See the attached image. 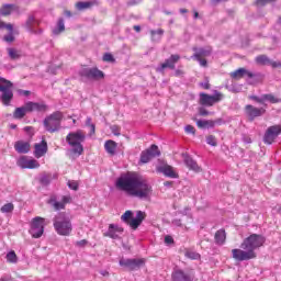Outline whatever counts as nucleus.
<instances>
[{"mask_svg":"<svg viewBox=\"0 0 281 281\" xmlns=\"http://www.w3.org/2000/svg\"><path fill=\"white\" fill-rule=\"evenodd\" d=\"M116 188L126 192L128 196H134L140 201H150V196H153V186L148 180L139 178L135 173L121 176L116 180Z\"/></svg>","mask_w":281,"mask_h":281,"instance_id":"1","label":"nucleus"},{"mask_svg":"<svg viewBox=\"0 0 281 281\" xmlns=\"http://www.w3.org/2000/svg\"><path fill=\"white\" fill-rule=\"evenodd\" d=\"M267 241V238L262 235L251 234L240 244V249L235 248L232 250V258L237 262H245L247 260H254L256 258V249H260Z\"/></svg>","mask_w":281,"mask_h":281,"instance_id":"2","label":"nucleus"},{"mask_svg":"<svg viewBox=\"0 0 281 281\" xmlns=\"http://www.w3.org/2000/svg\"><path fill=\"white\" fill-rule=\"evenodd\" d=\"M53 226L59 236H69L74 229L71 220L65 213H57L53 218Z\"/></svg>","mask_w":281,"mask_h":281,"instance_id":"3","label":"nucleus"},{"mask_svg":"<svg viewBox=\"0 0 281 281\" xmlns=\"http://www.w3.org/2000/svg\"><path fill=\"white\" fill-rule=\"evenodd\" d=\"M85 139H87V136L81 130H78L77 132H70L66 136L67 144L72 147L71 153L77 155V157H80V155L85 153V147L82 146V142H85Z\"/></svg>","mask_w":281,"mask_h":281,"instance_id":"4","label":"nucleus"},{"mask_svg":"<svg viewBox=\"0 0 281 281\" xmlns=\"http://www.w3.org/2000/svg\"><path fill=\"white\" fill-rule=\"evenodd\" d=\"M12 87H14L12 81L0 77V91L2 92L0 95V101L4 106H10V104H12V100H14V92L12 91Z\"/></svg>","mask_w":281,"mask_h":281,"instance_id":"5","label":"nucleus"},{"mask_svg":"<svg viewBox=\"0 0 281 281\" xmlns=\"http://www.w3.org/2000/svg\"><path fill=\"white\" fill-rule=\"evenodd\" d=\"M63 123V112L56 111L53 114L46 116L43 121L44 128L47 133H58L60 131V124Z\"/></svg>","mask_w":281,"mask_h":281,"instance_id":"6","label":"nucleus"},{"mask_svg":"<svg viewBox=\"0 0 281 281\" xmlns=\"http://www.w3.org/2000/svg\"><path fill=\"white\" fill-rule=\"evenodd\" d=\"M41 23V19H37L35 13H31L27 15L23 27L26 30V32H29V34L41 36V34H43V29L40 27Z\"/></svg>","mask_w":281,"mask_h":281,"instance_id":"7","label":"nucleus"},{"mask_svg":"<svg viewBox=\"0 0 281 281\" xmlns=\"http://www.w3.org/2000/svg\"><path fill=\"white\" fill-rule=\"evenodd\" d=\"M120 267H124L128 271H138V269H142L144 265H146V259L144 258H121L119 261Z\"/></svg>","mask_w":281,"mask_h":281,"instance_id":"8","label":"nucleus"},{"mask_svg":"<svg viewBox=\"0 0 281 281\" xmlns=\"http://www.w3.org/2000/svg\"><path fill=\"white\" fill-rule=\"evenodd\" d=\"M45 232V218L35 217L31 223L30 234L33 238H41Z\"/></svg>","mask_w":281,"mask_h":281,"instance_id":"9","label":"nucleus"},{"mask_svg":"<svg viewBox=\"0 0 281 281\" xmlns=\"http://www.w3.org/2000/svg\"><path fill=\"white\" fill-rule=\"evenodd\" d=\"M221 100H223V93L218 92V90H215L213 95L204 92L200 93V104L202 106H214Z\"/></svg>","mask_w":281,"mask_h":281,"instance_id":"10","label":"nucleus"},{"mask_svg":"<svg viewBox=\"0 0 281 281\" xmlns=\"http://www.w3.org/2000/svg\"><path fill=\"white\" fill-rule=\"evenodd\" d=\"M79 76L88 80H101L104 78V72L98 68H82L79 71Z\"/></svg>","mask_w":281,"mask_h":281,"instance_id":"11","label":"nucleus"},{"mask_svg":"<svg viewBox=\"0 0 281 281\" xmlns=\"http://www.w3.org/2000/svg\"><path fill=\"white\" fill-rule=\"evenodd\" d=\"M281 134V125H272L268 127L263 135V143L271 145L276 139H278V136Z\"/></svg>","mask_w":281,"mask_h":281,"instance_id":"12","label":"nucleus"},{"mask_svg":"<svg viewBox=\"0 0 281 281\" xmlns=\"http://www.w3.org/2000/svg\"><path fill=\"white\" fill-rule=\"evenodd\" d=\"M161 151H159V147L157 145H151L146 150L140 153V164H148L150 159H155V157H159Z\"/></svg>","mask_w":281,"mask_h":281,"instance_id":"13","label":"nucleus"},{"mask_svg":"<svg viewBox=\"0 0 281 281\" xmlns=\"http://www.w3.org/2000/svg\"><path fill=\"white\" fill-rule=\"evenodd\" d=\"M179 60H181V56L175 54L171 55L169 58H167L165 60V63L160 64L157 68L156 71H158V74H164L165 69H175L177 63H179Z\"/></svg>","mask_w":281,"mask_h":281,"instance_id":"14","label":"nucleus"},{"mask_svg":"<svg viewBox=\"0 0 281 281\" xmlns=\"http://www.w3.org/2000/svg\"><path fill=\"white\" fill-rule=\"evenodd\" d=\"M121 234H124V228L122 226L117 224H110L103 236L112 238V240H120Z\"/></svg>","mask_w":281,"mask_h":281,"instance_id":"15","label":"nucleus"},{"mask_svg":"<svg viewBox=\"0 0 281 281\" xmlns=\"http://www.w3.org/2000/svg\"><path fill=\"white\" fill-rule=\"evenodd\" d=\"M18 166L20 168H29L30 170H34L36 168H41V164L36 159H30L27 156H22L18 160Z\"/></svg>","mask_w":281,"mask_h":281,"instance_id":"16","label":"nucleus"},{"mask_svg":"<svg viewBox=\"0 0 281 281\" xmlns=\"http://www.w3.org/2000/svg\"><path fill=\"white\" fill-rule=\"evenodd\" d=\"M156 170L157 172H160V175L166 176L168 179H179V173L177 170H175L173 167L168 164L158 166Z\"/></svg>","mask_w":281,"mask_h":281,"instance_id":"17","label":"nucleus"},{"mask_svg":"<svg viewBox=\"0 0 281 281\" xmlns=\"http://www.w3.org/2000/svg\"><path fill=\"white\" fill-rule=\"evenodd\" d=\"M223 124V119L216 120H196L198 128L202 130H210L214 128L215 126H221Z\"/></svg>","mask_w":281,"mask_h":281,"instance_id":"18","label":"nucleus"},{"mask_svg":"<svg viewBox=\"0 0 281 281\" xmlns=\"http://www.w3.org/2000/svg\"><path fill=\"white\" fill-rule=\"evenodd\" d=\"M246 114L248 115L250 122H254L256 117H261V115H265L267 110L265 108H256L251 104L246 105Z\"/></svg>","mask_w":281,"mask_h":281,"instance_id":"19","label":"nucleus"},{"mask_svg":"<svg viewBox=\"0 0 281 281\" xmlns=\"http://www.w3.org/2000/svg\"><path fill=\"white\" fill-rule=\"evenodd\" d=\"M48 109L49 106H47L45 102H26V110L29 111V113H34V111H36V113H45Z\"/></svg>","mask_w":281,"mask_h":281,"instance_id":"20","label":"nucleus"},{"mask_svg":"<svg viewBox=\"0 0 281 281\" xmlns=\"http://www.w3.org/2000/svg\"><path fill=\"white\" fill-rule=\"evenodd\" d=\"M69 201H71L70 196L64 195L61 199V202H58V200L56 199V195H53L48 200V205H52V207H54V210L58 212L60 210H65V205H67Z\"/></svg>","mask_w":281,"mask_h":281,"instance_id":"21","label":"nucleus"},{"mask_svg":"<svg viewBox=\"0 0 281 281\" xmlns=\"http://www.w3.org/2000/svg\"><path fill=\"white\" fill-rule=\"evenodd\" d=\"M182 158L189 170H193V172H201V167L199 166L196 160L192 158V156H190L189 154H182Z\"/></svg>","mask_w":281,"mask_h":281,"instance_id":"22","label":"nucleus"},{"mask_svg":"<svg viewBox=\"0 0 281 281\" xmlns=\"http://www.w3.org/2000/svg\"><path fill=\"white\" fill-rule=\"evenodd\" d=\"M192 50L194 54L191 56V58H207L209 56H212V47H193Z\"/></svg>","mask_w":281,"mask_h":281,"instance_id":"23","label":"nucleus"},{"mask_svg":"<svg viewBox=\"0 0 281 281\" xmlns=\"http://www.w3.org/2000/svg\"><path fill=\"white\" fill-rule=\"evenodd\" d=\"M34 148V157H36V159L45 157V155H47V140H42L41 143L35 144Z\"/></svg>","mask_w":281,"mask_h":281,"instance_id":"24","label":"nucleus"},{"mask_svg":"<svg viewBox=\"0 0 281 281\" xmlns=\"http://www.w3.org/2000/svg\"><path fill=\"white\" fill-rule=\"evenodd\" d=\"M245 76H247V78H256V74H254L245 68H239L231 74V77L234 80H240V78H245Z\"/></svg>","mask_w":281,"mask_h":281,"instance_id":"25","label":"nucleus"},{"mask_svg":"<svg viewBox=\"0 0 281 281\" xmlns=\"http://www.w3.org/2000/svg\"><path fill=\"white\" fill-rule=\"evenodd\" d=\"M145 220L146 212L137 211L136 217L132 218V221L130 222V227H132V229H137V227H139V225H142V223H144Z\"/></svg>","mask_w":281,"mask_h":281,"instance_id":"26","label":"nucleus"},{"mask_svg":"<svg viewBox=\"0 0 281 281\" xmlns=\"http://www.w3.org/2000/svg\"><path fill=\"white\" fill-rule=\"evenodd\" d=\"M20 8L16 4L5 3L0 8V15L1 16H10L12 12H20Z\"/></svg>","mask_w":281,"mask_h":281,"instance_id":"27","label":"nucleus"},{"mask_svg":"<svg viewBox=\"0 0 281 281\" xmlns=\"http://www.w3.org/2000/svg\"><path fill=\"white\" fill-rule=\"evenodd\" d=\"M172 281H192V277L190 274L184 273L181 269H176L171 274Z\"/></svg>","mask_w":281,"mask_h":281,"instance_id":"28","label":"nucleus"},{"mask_svg":"<svg viewBox=\"0 0 281 281\" xmlns=\"http://www.w3.org/2000/svg\"><path fill=\"white\" fill-rule=\"evenodd\" d=\"M14 148L20 155H27V153H30V143L25 140H18L14 144Z\"/></svg>","mask_w":281,"mask_h":281,"instance_id":"29","label":"nucleus"},{"mask_svg":"<svg viewBox=\"0 0 281 281\" xmlns=\"http://www.w3.org/2000/svg\"><path fill=\"white\" fill-rule=\"evenodd\" d=\"M214 240L215 245H218L220 247H222V245H225V240H227V233H225V229H218L215 233Z\"/></svg>","mask_w":281,"mask_h":281,"instance_id":"30","label":"nucleus"},{"mask_svg":"<svg viewBox=\"0 0 281 281\" xmlns=\"http://www.w3.org/2000/svg\"><path fill=\"white\" fill-rule=\"evenodd\" d=\"M30 111L27 110V103H25L23 106L16 108L13 112L14 120H23L25 115H27Z\"/></svg>","mask_w":281,"mask_h":281,"instance_id":"31","label":"nucleus"},{"mask_svg":"<svg viewBox=\"0 0 281 281\" xmlns=\"http://www.w3.org/2000/svg\"><path fill=\"white\" fill-rule=\"evenodd\" d=\"M93 5H98L97 0L86 2L80 1L76 3L77 10H79L80 12H82V10H89L90 8H93Z\"/></svg>","mask_w":281,"mask_h":281,"instance_id":"32","label":"nucleus"},{"mask_svg":"<svg viewBox=\"0 0 281 281\" xmlns=\"http://www.w3.org/2000/svg\"><path fill=\"white\" fill-rule=\"evenodd\" d=\"M64 31H65V20L63 18H60L57 21L56 26L53 29V35L58 36L60 34H63Z\"/></svg>","mask_w":281,"mask_h":281,"instance_id":"33","label":"nucleus"},{"mask_svg":"<svg viewBox=\"0 0 281 281\" xmlns=\"http://www.w3.org/2000/svg\"><path fill=\"white\" fill-rule=\"evenodd\" d=\"M104 148L109 155H115V151L117 150V143L114 140H106L104 144Z\"/></svg>","mask_w":281,"mask_h":281,"instance_id":"34","label":"nucleus"},{"mask_svg":"<svg viewBox=\"0 0 281 281\" xmlns=\"http://www.w3.org/2000/svg\"><path fill=\"white\" fill-rule=\"evenodd\" d=\"M7 52L11 60H19L21 58V50L16 48H7Z\"/></svg>","mask_w":281,"mask_h":281,"instance_id":"35","label":"nucleus"},{"mask_svg":"<svg viewBox=\"0 0 281 281\" xmlns=\"http://www.w3.org/2000/svg\"><path fill=\"white\" fill-rule=\"evenodd\" d=\"M151 34V41L159 43V41H161V37L164 36V30L159 29V30H151L150 31Z\"/></svg>","mask_w":281,"mask_h":281,"instance_id":"36","label":"nucleus"},{"mask_svg":"<svg viewBox=\"0 0 281 281\" xmlns=\"http://www.w3.org/2000/svg\"><path fill=\"white\" fill-rule=\"evenodd\" d=\"M0 212L2 214H12L14 212V204L12 202H9L1 206Z\"/></svg>","mask_w":281,"mask_h":281,"instance_id":"37","label":"nucleus"},{"mask_svg":"<svg viewBox=\"0 0 281 281\" xmlns=\"http://www.w3.org/2000/svg\"><path fill=\"white\" fill-rule=\"evenodd\" d=\"M257 65H270L271 59L267 55H259L256 57Z\"/></svg>","mask_w":281,"mask_h":281,"instance_id":"38","label":"nucleus"},{"mask_svg":"<svg viewBox=\"0 0 281 281\" xmlns=\"http://www.w3.org/2000/svg\"><path fill=\"white\" fill-rule=\"evenodd\" d=\"M133 211H126L122 216H121V221H123V223H127V225H130V223L133 221Z\"/></svg>","mask_w":281,"mask_h":281,"instance_id":"39","label":"nucleus"},{"mask_svg":"<svg viewBox=\"0 0 281 281\" xmlns=\"http://www.w3.org/2000/svg\"><path fill=\"white\" fill-rule=\"evenodd\" d=\"M41 186H49L52 183V175L46 173L40 178Z\"/></svg>","mask_w":281,"mask_h":281,"instance_id":"40","label":"nucleus"},{"mask_svg":"<svg viewBox=\"0 0 281 281\" xmlns=\"http://www.w3.org/2000/svg\"><path fill=\"white\" fill-rule=\"evenodd\" d=\"M263 102H271V104H278L280 99L276 98L273 94H263Z\"/></svg>","mask_w":281,"mask_h":281,"instance_id":"41","label":"nucleus"},{"mask_svg":"<svg viewBox=\"0 0 281 281\" xmlns=\"http://www.w3.org/2000/svg\"><path fill=\"white\" fill-rule=\"evenodd\" d=\"M184 256L186 258H190V260H199V258H201L199 252L192 250H187Z\"/></svg>","mask_w":281,"mask_h":281,"instance_id":"42","label":"nucleus"},{"mask_svg":"<svg viewBox=\"0 0 281 281\" xmlns=\"http://www.w3.org/2000/svg\"><path fill=\"white\" fill-rule=\"evenodd\" d=\"M7 260L9 262L15 263L19 259L16 257V252H14V250H11L7 254Z\"/></svg>","mask_w":281,"mask_h":281,"instance_id":"43","label":"nucleus"},{"mask_svg":"<svg viewBox=\"0 0 281 281\" xmlns=\"http://www.w3.org/2000/svg\"><path fill=\"white\" fill-rule=\"evenodd\" d=\"M192 60L199 61L200 67H207V59L205 57H191Z\"/></svg>","mask_w":281,"mask_h":281,"instance_id":"44","label":"nucleus"},{"mask_svg":"<svg viewBox=\"0 0 281 281\" xmlns=\"http://www.w3.org/2000/svg\"><path fill=\"white\" fill-rule=\"evenodd\" d=\"M206 144H209V146H216L217 142H216V136L214 135H209L206 137Z\"/></svg>","mask_w":281,"mask_h":281,"instance_id":"45","label":"nucleus"},{"mask_svg":"<svg viewBox=\"0 0 281 281\" xmlns=\"http://www.w3.org/2000/svg\"><path fill=\"white\" fill-rule=\"evenodd\" d=\"M104 63H115V57L111 53H105L103 55Z\"/></svg>","mask_w":281,"mask_h":281,"instance_id":"46","label":"nucleus"},{"mask_svg":"<svg viewBox=\"0 0 281 281\" xmlns=\"http://www.w3.org/2000/svg\"><path fill=\"white\" fill-rule=\"evenodd\" d=\"M249 99L254 100V102H258L259 104H262L265 102V95L263 94L261 97L250 95Z\"/></svg>","mask_w":281,"mask_h":281,"instance_id":"47","label":"nucleus"},{"mask_svg":"<svg viewBox=\"0 0 281 281\" xmlns=\"http://www.w3.org/2000/svg\"><path fill=\"white\" fill-rule=\"evenodd\" d=\"M68 188L70 190H75V192L78 191V188H79L78 182L77 181H68Z\"/></svg>","mask_w":281,"mask_h":281,"instance_id":"48","label":"nucleus"},{"mask_svg":"<svg viewBox=\"0 0 281 281\" xmlns=\"http://www.w3.org/2000/svg\"><path fill=\"white\" fill-rule=\"evenodd\" d=\"M184 131H186V133H188V134H190V135H194V134L196 133V130H195L194 126H192V125H187V126L184 127Z\"/></svg>","mask_w":281,"mask_h":281,"instance_id":"49","label":"nucleus"},{"mask_svg":"<svg viewBox=\"0 0 281 281\" xmlns=\"http://www.w3.org/2000/svg\"><path fill=\"white\" fill-rule=\"evenodd\" d=\"M111 132L113 133V135H115L116 137H120L121 133H120V126L117 125H112L111 126Z\"/></svg>","mask_w":281,"mask_h":281,"instance_id":"50","label":"nucleus"},{"mask_svg":"<svg viewBox=\"0 0 281 281\" xmlns=\"http://www.w3.org/2000/svg\"><path fill=\"white\" fill-rule=\"evenodd\" d=\"M18 93L19 95H23L24 98H29V95H32V92L30 90H23V89H19Z\"/></svg>","mask_w":281,"mask_h":281,"instance_id":"51","label":"nucleus"},{"mask_svg":"<svg viewBox=\"0 0 281 281\" xmlns=\"http://www.w3.org/2000/svg\"><path fill=\"white\" fill-rule=\"evenodd\" d=\"M3 41H5V43H14V35L9 33L8 35H4Z\"/></svg>","mask_w":281,"mask_h":281,"instance_id":"52","label":"nucleus"},{"mask_svg":"<svg viewBox=\"0 0 281 281\" xmlns=\"http://www.w3.org/2000/svg\"><path fill=\"white\" fill-rule=\"evenodd\" d=\"M269 66L272 67L273 69L281 68V61H273L270 59Z\"/></svg>","mask_w":281,"mask_h":281,"instance_id":"53","label":"nucleus"},{"mask_svg":"<svg viewBox=\"0 0 281 281\" xmlns=\"http://www.w3.org/2000/svg\"><path fill=\"white\" fill-rule=\"evenodd\" d=\"M89 241L87 239H81L79 241H76V247H87Z\"/></svg>","mask_w":281,"mask_h":281,"instance_id":"54","label":"nucleus"},{"mask_svg":"<svg viewBox=\"0 0 281 281\" xmlns=\"http://www.w3.org/2000/svg\"><path fill=\"white\" fill-rule=\"evenodd\" d=\"M199 114L202 115V117H205V116L210 115V111H207L205 108H200Z\"/></svg>","mask_w":281,"mask_h":281,"instance_id":"55","label":"nucleus"},{"mask_svg":"<svg viewBox=\"0 0 281 281\" xmlns=\"http://www.w3.org/2000/svg\"><path fill=\"white\" fill-rule=\"evenodd\" d=\"M276 0H256L257 5H267V3H271Z\"/></svg>","mask_w":281,"mask_h":281,"instance_id":"56","label":"nucleus"},{"mask_svg":"<svg viewBox=\"0 0 281 281\" xmlns=\"http://www.w3.org/2000/svg\"><path fill=\"white\" fill-rule=\"evenodd\" d=\"M165 243L166 245H172L175 243V239L172 238V236L167 235L165 236Z\"/></svg>","mask_w":281,"mask_h":281,"instance_id":"57","label":"nucleus"},{"mask_svg":"<svg viewBox=\"0 0 281 281\" xmlns=\"http://www.w3.org/2000/svg\"><path fill=\"white\" fill-rule=\"evenodd\" d=\"M88 128H90V137L91 135H95V124L89 125Z\"/></svg>","mask_w":281,"mask_h":281,"instance_id":"58","label":"nucleus"},{"mask_svg":"<svg viewBox=\"0 0 281 281\" xmlns=\"http://www.w3.org/2000/svg\"><path fill=\"white\" fill-rule=\"evenodd\" d=\"M4 29H5V30H9V32L12 33L13 30H14V26H12V24H5V23H4Z\"/></svg>","mask_w":281,"mask_h":281,"instance_id":"59","label":"nucleus"},{"mask_svg":"<svg viewBox=\"0 0 281 281\" xmlns=\"http://www.w3.org/2000/svg\"><path fill=\"white\" fill-rule=\"evenodd\" d=\"M172 224L176 225V227H181V220H173Z\"/></svg>","mask_w":281,"mask_h":281,"instance_id":"60","label":"nucleus"},{"mask_svg":"<svg viewBox=\"0 0 281 281\" xmlns=\"http://www.w3.org/2000/svg\"><path fill=\"white\" fill-rule=\"evenodd\" d=\"M94 123H92L91 122V117L90 116H88L87 119H86V126H91V125H93Z\"/></svg>","mask_w":281,"mask_h":281,"instance_id":"61","label":"nucleus"},{"mask_svg":"<svg viewBox=\"0 0 281 281\" xmlns=\"http://www.w3.org/2000/svg\"><path fill=\"white\" fill-rule=\"evenodd\" d=\"M200 85L203 89H210V82H201Z\"/></svg>","mask_w":281,"mask_h":281,"instance_id":"62","label":"nucleus"},{"mask_svg":"<svg viewBox=\"0 0 281 281\" xmlns=\"http://www.w3.org/2000/svg\"><path fill=\"white\" fill-rule=\"evenodd\" d=\"M172 181H165L164 182V186H165V188H172Z\"/></svg>","mask_w":281,"mask_h":281,"instance_id":"63","label":"nucleus"},{"mask_svg":"<svg viewBox=\"0 0 281 281\" xmlns=\"http://www.w3.org/2000/svg\"><path fill=\"white\" fill-rule=\"evenodd\" d=\"M182 75H183V70L177 69L175 71V76H177V77L182 76Z\"/></svg>","mask_w":281,"mask_h":281,"instance_id":"64","label":"nucleus"}]
</instances>
